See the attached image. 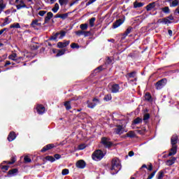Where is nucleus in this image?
I'll return each instance as SVG.
<instances>
[{
  "instance_id": "3c124183",
  "label": "nucleus",
  "mask_w": 179,
  "mask_h": 179,
  "mask_svg": "<svg viewBox=\"0 0 179 179\" xmlns=\"http://www.w3.org/2000/svg\"><path fill=\"white\" fill-rule=\"evenodd\" d=\"M24 160L25 163H31V159H30L29 157H24Z\"/></svg>"
},
{
  "instance_id": "58836bf2",
  "label": "nucleus",
  "mask_w": 179,
  "mask_h": 179,
  "mask_svg": "<svg viewBox=\"0 0 179 179\" xmlns=\"http://www.w3.org/2000/svg\"><path fill=\"white\" fill-rule=\"evenodd\" d=\"M127 136L128 138H135V133L134 131H129L127 134Z\"/></svg>"
},
{
  "instance_id": "9b49d317",
  "label": "nucleus",
  "mask_w": 179,
  "mask_h": 179,
  "mask_svg": "<svg viewBox=\"0 0 179 179\" xmlns=\"http://www.w3.org/2000/svg\"><path fill=\"white\" fill-rule=\"evenodd\" d=\"M54 148H55V145L48 144L41 149V152H47V150H50V149H54Z\"/></svg>"
},
{
  "instance_id": "5fc2aeb1",
  "label": "nucleus",
  "mask_w": 179,
  "mask_h": 179,
  "mask_svg": "<svg viewBox=\"0 0 179 179\" xmlns=\"http://www.w3.org/2000/svg\"><path fill=\"white\" fill-rule=\"evenodd\" d=\"M101 71H103V66H99L98 68H96L95 70H94V72L95 73H97L98 72H101Z\"/></svg>"
},
{
  "instance_id": "aec40b11",
  "label": "nucleus",
  "mask_w": 179,
  "mask_h": 179,
  "mask_svg": "<svg viewBox=\"0 0 179 179\" xmlns=\"http://www.w3.org/2000/svg\"><path fill=\"white\" fill-rule=\"evenodd\" d=\"M133 5H134V9H136L138 8H142V6L145 5V3L138 2L136 1L134 2Z\"/></svg>"
},
{
  "instance_id": "052dcab7",
  "label": "nucleus",
  "mask_w": 179,
  "mask_h": 179,
  "mask_svg": "<svg viewBox=\"0 0 179 179\" xmlns=\"http://www.w3.org/2000/svg\"><path fill=\"white\" fill-rule=\"evenodd\" d=\"M55 159L56 160H59V159H61V155H59V154L55 155Z\"/></svg>"
},
{
  "instance_id": "4be33fe9",
  "label": "nucleus",
  "mask_w": 179,
  "mask_h": 179,
  "mask_svg": "<svg viewBox=\"0 0 179 179\" xmlns=\"http://www.w3.org/2000/svg\"><path fill=\"white\" fill-rule=\"evenodd\" d=\"M124 22H122V20H117L114 24H113V29H117V27H120L121 24H122Z\"/></svg>"
},
{
  "instance_id": "0eeeda50",
  "label": "nucleus",
  "mask_w": 179,
  "mask_h": 179,
  "mask_svg": "<svg viewBox=\"0 0 179 179\" xmlns=\"http://www.w3.org/2000/svg\"><path fill=\"white\" fill-rule=\"evenodd\" d=\"M36 113L39 114V115H43L44 113H45V107L43 105H37L36 106Z\"/></svg>"
},
{
  "instance_id": "79ce46f5",
  "label": "nucleus",
  "mask_w": 179,
  "mask_h": 179,
  "mask_svg": "<svg viewBox=\"0 0 179 179\" xmlns=\"http://www.w3.org/2000/svg\"><path fill=\"white\" fill-rule=\"evenodd\" d=\"M163 23H164V24H171V21H170V20H169V18H164Z\"/></svg>"
},
{
  "instance_id": "680f3d73",
  "label": "nucleus",
  "mask_w": 179,
  "mask_h": 179,
  "mask_svg": "<svg viewBox=\"0 0 179 179\" xmlns=\"http://www.w3.org/2000/svg\"><path fill=\"white\" fill-rule=\"evenodd\" d=\"M3 22L6 24H9V23H10V21H9V18L8 17H6Z\"/></svg>"
},
{
  "instance_id": "603ef678",
  "label": "nucleus",
  "mask_w": 179,
  "mask_h": 179,
  "mask_svg": "<svg viewBox=\"0 0 179 179\" xmlns=\"http://www.w3.org/2000/svg\"><path fill=\"white\" fill-rule=\"evenodd\" d=\"M71 47L72 48H80L79 45H78V43H71Z\"/></svg>"
},
{
  "instance_id": "c756f323",
  "label": "nucleus",
  "mask_w": 179,
  "mask_h": 179,
  "mask_svg": "<svg viewBox=\"0 0 179 179\" xmlns=\"http://www.w3.org/2000/svg\"><path fill=\"white\" fill-rule=\"evenodd\" d=\"M58 36H59V34H55L53 36H50V40L52 41H57V38H58Z\"/></svg>"
},
{
  "instance_id": "bb28decb",
  "label": "nucleus",
  "mask_w": 179,
  "mask_h": 179,
  "mask_svg": "<svg viewBox=\"0 0 179 179\" xmlns=\"http://www.w3.org/2000/svg\"><path fill=\"white\" fill-rule=\"evenodd\" d=\"M52 10L54 13H57V12H58V10H59V4H58V3H56L55 4L54 8L52 9Z\"/></svg>"
},
{
  "instance_id": "72a5a7b5",
  "label": "nucleus",
  "mask_w": 179,
  "mask_h": 179,
  "mask_svg": "<svg viewBox=\"0 0 179 179\" xmlns=\"http://www.w3.org/2000/svg\"><path fill=\"white\" fill-rule=\"evenodd\" d=\"M162 10L164 13H166V14L170 13V8H169V6L162 8Z\"/></svg>"
},
{
  "instance_id": "338daca9",
  "label": "nucleus",
  "mask_w": 179,
  "mask_h": 179,
  "mask_svg": "<svg viewBox=\"0 0 179 179\" xmlns=\"http://www.w3.org/2000/svg\"><path fill=\"white\" fill-rule=\"evenodd\" d=\"M5 13H6V15H10V10L8 9V10H6Z\"/></svg>"
},
{
  "instance_id": "a18cd8bd",
  "label": "nucleus",
  "mask_w": 179,
  "mask_h": 179,
  "mask_svg": "<svg viewBox=\"0 0 179 179\" xmlns=\"http://www.w3.org/2000/svg\"><path fill=\"white\" fill-rule=\"evenodd\" d=\"M149 118H150V115L149 113L144 114L143 119V121H148Z\"/></svg>"
},
{
  "instance_id": "9d476101",
  "label": "nucleus",
  "mask_w": 179,
  "mask_h": 179,
  "mask_svg": "<svg viewBox=\"0 0 179 179\" xmlns=\"http://www.w3.org/2000/svg\"><path fill=\"white\" fill-rule=\"evenodd\" d=\"M31 27L35 29V30H38L37 27H41V23L38 22V20H34L31 22Z\"/></svg>"
},
{
  "instance_id": "423d86ee",
  "label": "nucleus",
  "mask_w": 179,
  "mask_h": 179,
  "mask_svg": "<svg viewBox=\"0 0 179 179\" xmlns=\"http://www.w3.org/2000/svg\"><path fill=\"white\" fill-rule=\"evenodd\" d=\"M114 132L116 135H122L124 132H125V129H124V126L117 125L116 128L114 129Z\"/></svg>"
},
{
  "instance_id": "f8f14e48",
  "label": "nucleus",
  "mask_w": 179,
  "mask_h": 179,
  "mask_svg": "<svg viewBox=\"0 0 179 179\" xmlns=\"http://www.w3.org/2000/svg\"><path fill=\"white\" fill-rule=\"evenodd\" d=\"M178 142V136H177V135L172 136L171 138V145L177 146Z\"/></svg>"
},
{
  "instance_id": "6e6552de",
  "label": "nucleus",
  "mask_w": 179,
  "mask_h": 179,
  "mask_svg": "<svg viewBox=\"0 0 179 179\" xmlns=\"http://www.w3.org/2000/svg\"><path fill=\"white\" fill-rule=\"evenodd\" d=\"M76 166L78 169H85L86 162L83 159H80L76 162Z\"/></svg>"
},
{
  "instance_id": "4c0bfd02",
  "label": "nucleus",
  "mask_w": 179,
  "mask_h": 179,
  "mask_svg": "<svg viewBox=\"0 0 179 179\" xmlns=\"http://www.w3.org/2000/svg\"><path fill=\"white\" fill-rule=\"evenodd\" d=\"M16 162V157H11V162L5 161L4 163H8V164H13Z\"/></svg>"
},
{
  "instance_id": "a19ab883",
  "label": "nucleus",
  "mask_w": 179,
  "mask_h": 179,
  "mask_svg": "<svg viewBox=\"0 0 179 179\" xmlns=\"http://www.w3.org/2000/svg\"><path fill=\"white\" fill-rule=\"evenodd\" d=\"M62 176H68V174H69V169H63L62 171Z\"/></svg>"
},
{
  "instance_id": "b1692460",
  "label": "nucleus",
  "mask_w": 179,
  "mask_h": 179,
  "mask_svg": "<svg viewBox=\"0 0 179 179\" xmlns=\"http://www.w3.org/2000/svg\"><path fill=\"white\" fill-rule=\"evenodd\" d=\"M59 34V38L62 40L66 36V31H60L59 32H57Z\"/></svg>"
},
{
  "instance_id": "4468645a",
  "label": "nucleus",
  "mask_w": 179,
  "mask_h": 179,
  "mask_svg": "<svg viewBox=\"0 0 179 179\" xmlns=\"http://www.w3.org/2000/svg\"><path fill=\"white\" fill-rule=\"evenodd\" d=\"M16 8H17V10L22 9V8H26V9H29V7H27V6H26V4L24 3V1H23V0L20 1V4L17 5Z\"/></svg>"
},
{
  "instance_id": "20e7f679",
  "label": "nucleus",
  "mask_w": 179,
  "mask_h": 179,
  "mask_svg": "<svg viewBox=\"0 0 179 179\" xmlns=\"http://www.w3.org/2000/svg\"><path fill=\"white\" fill-rule=\"evenodd\" d=\"M99 103H100V101L99 100V99L96 98L94 99L92 101H87L88 108H94L97 106V104H99Z\"/></svg>"
},
{
  "instance_id": "dca6fc26",
  "label": "nucleus",
  "mask_w": 179,
  "mask_h": 179,
  "mask_svg": "<svg viewBox=\"0 0 179 179\" xmlns=\"http://www.w3.org/2000/svg\"><path fill=\"white\" fill-rule=\"evenodd\" d=\"M177 145H172L171 151L169 152L168 156H174L177 153Z\"/></svg>"
},
{
  "instance_id": "e433bc0d",
  "label": "nucleus",
  "mask_w": 179,
  "mask_h": 179,
  "mask_svg": "<svg viewBox=\"0 0 179 179\" xmlns=\"http://www.w3.org/2000/svg\"><path fill=\"white\" fill-rule=\"evenodd\" d=\"M112 99L113 97L111 96V94H108L105 96V97L103 98V100H105V101H110V100H111Z\"/></svg>"
},
{
  "instance_id": "c03bdc74",
  "label": "nucleus",
  "mask_w": 179,
  "mask_h": 179,
  "mask_svg": "<svg viewBox=\"0 0 179 179\" xmlns=\"http://www.w3.org/2000/svg\"><path fill=\"white\" fill-rule=\"evenodd\" d=\"M69 15V13H67L61 14L60 19H62L63 20H65V19H66Z\"/></svg>"
},
{
  "instance_id": "473e14b6",
  "label": "nucleus",
  "mask_w": 179,
  "mask_h": 179,
  "mask_svg": "<svg viewBox=\"0 0 179 179\" xmlns=\"http://www.w3.org/2000/svg\"><path fill=\"white\" fill-rule=\"evenodd\" d=\"M87 27H89V25L87 24H82L80 25V29L85 31V30H87Z\"/></svg>"
},
{
  "instance_id": "2f4dec72",
  "label": "nucleus",
  "mask_w": 179,
  "mask_h": 179,
  "mask_svg": "<svg viewBox=\"0 0 179 179\" xmlns=\"http://www.w3.org/2000/svg\"><path fill=\"white\" fill-rule=\"evenodd\" d=\"M66 51V50L65 49L59 50L57 54L56 55V57H61L62 55H64Z\"/></svg>"
},
{
  "instance_id": "6e6d98bb",
  "label": "nucleus",
  "mask_w": 179,
  "mask_h": 179,
  "mask_svg": "<svg viewBox=\"0 0 179 179\" xmlns=\"http://www.w3.org/2000/svg\"><path fill=\"white\" fill-rule=\"evenodd\" d=\"M83 32H84L83 30H82V31H76V36H83Z\"/></svg>"
},
{
  "instance_id": "e2e57ef3",
  "label": "nucleus",
  "mask_w": 179,
  "mask_h": 179,
  "mask_svg": "<svg viewBox=\"0 0 179 179\" xmlns=\"http://www.w3.org/2000/svg\"><path fill=\"white\" fill-rule=\"evenodd\" d=\"M134 155H135V153L134 152V151H130V152H129V157H132V156H134Z\"/></svg>"
},
{
  "instance_id": "412c9836",
  "label": "nucleus",
  "mask_w": 179,
  "mask_h": 179,
  "mask_svg": "<svg viewBox=\"0 0 179 179\" xmlns=\"http://www.w3.org/2000/svg\"><path fill=\"white\" fill-rule=\"evenodd\" d=\"M17 169H11L8 171V176L9 177H13L14 176H16L17 174Z\"/></svg>"
},
{
  "instance_id": "39448f33",
  "label": "nucleus",
  "mask_w": 179,
  "mask_h": 179,
  "mask_svg": "<svg viewBox=\"0 0 179 179\" xmlns=\"http://www.w3.org/2000/svg\"><path fill=\"white\" fill-rule=\"evenodd\" d=\"M101 143L103 145L105 148H111L113 146V143L110 141V138L103 137L101 138Z\"/></svg>"
},
{
  "instance_id": "c9c22d12",
  "label": "nucleus",
  "mask_w": 179,
  "mask_h": 179,
  "mask_svg": "<svg viewBox=\"0 0 179 179\" xmlns=\"http://www.w3.org/2000/svg\"><path fill=\"white\" fill-rule=\"evenodd\" d=\"M94 22H96V17H92L90 20V27H94Z\"/></svg>"
},
{
  "instance_id": "0e129e2a",
  "label": "nucleus",
  "mask_w": 179,
  "mask_h": 179,
  "mask_svg": "<svg viewBox=\"0 0 179 179\" xmlns=\"http://www.w3.org/2000/svg\"><path fill=\"white\" fill-rule=\"evenodd\" d=\"M166 19H169V20H174V17H173L172 15H169Z\"/></svg>"
},
{
  "instance_id": "f257e3e1",
  "label": "nucleus",
  "mask_w": 179,
  "mask_h": 179,
  "mask_svg": "<svg viewBox=\"0 0 179 179\" xmlns=\"http://www.w3.org/2000/svg\"><path fill=\"white\" fill-rule=\"evenodd\" d=\"M121 161L118 158H114L112 160V166L110 168L111 174L113 176L117 174V173L121 170Z\"/></svg>"
},
{
  "instance_id": "ddd939ff",
  "label": "nucleus",
  "mask_w": 179,
  "mask_h": 179,
  "mask_svg": "<svg viewBox=\"0 0 179 179\" xmlns=\"http://www.w3.org/2000/svg\"><path fill=\"white\" fill-rule=\"evenodd\" d=\"M15 139H16V134L15 131L10 132L8 136V142H13V141H15Z\"/></svg>"
},
{
  "instance_id": "de8ad7c7",
  "label": "nucleus",
  "mask_w": 179,
  "mask_h": 179,
  "mask_svg": "<svg viewBox=\"0 0 179 179\" xmlns=\"http://www.w3.org/2000/svg\"><path fill=\"white\" fill-rule=\"evenodd\" d=\"M1 170H3V171H8V170H9V166H2V165H1V166H0V169H1Z\"/></svg>"
},
{
  "instance_id": "4d7b16f0",
  "label": "nucleus",
  "mask_w": 179,
  "mask_h": 179,
  "mask_svg": "<svg viewBox=\"0 0 179 179\" xmlns=\"http://www.w3.org/2000/svg\"><path fill=\"white\" fill-rule=\"evenodd\" d=\"M45 13H47L46 10H41L38 12L39 16H44V15H45Z\"/></svg>"
},
{
  "instance_id": "69168bd1",
  "label": "nucleus",
  "mask_w": 179,
  "mask_h": 179,
  "mask_svg": "<svg viewBox=\"0 0 179 179\" xmlns=\"http://www.w3.org/2000/svg\"><path fill=\"white\" fill-rule=\"evenodd\" d=\"M10 64H11L10 62L6 61L4 66L6 67V66H8V65H10Z\"/></svg>"
},
{
  "instance_id": "09e8293b",
  "label": "nucleus",
  "mask_w": 179,
  "mask_h": 179,
  "mask_svg": "<svg viewBox=\"0 0 179 179\" xmlns=\"http://www.w3.org/2000/svg\"><path fill=\"white\" fill-rule=\"evenodd\" d=\"M131 31H132V27L127 28V29L124 32V35L128 36V34H129V33H131Z\"/></svg>"
},
{
  "instance_id": "c85d7f7f",
  "label": "nucleus",
  "mask_w": 179,
  "mask_h": 179,
  "mask_svg": "<svg viewBox=\"0 0 179 179\" xmlns=\"http://www.w3.org/2000/svg\"><path fill=\"white\" fill-rule=\"evenodd\" d=\"M10 29H20V24L19 23H14L10 25Z\"/></svg>"
},
{
  "instance_id": "bf43d9fd",
  "label": "nucleus",
  "mask_w": 179,
  "mask_h": 179,
  "mask_svg": "<svg viewBox=\"0 0 179 179\" xmlns=\"http://www.w3.org/2000/svg\"><path fill=\"white\" fill-rule=\"evenodd\" d=\"M86 146L84 144H81L78 146V150H83Z\"/></svg>"
},
{
  "instance_id": "ea45409f",
  "label": "nucleus",
  "mask_w": 179,
  "mask_h": 179,
  "mask_svg": "<svg viewBox=\"0 0 179 179\" xmlns=\"http://www.w3.org/2000/svg\"><path fill=\"white\" fill-rule=\"evenodd\" d=\"M164 176V172L161 171L157 174V179H162Z\"/></svg>"
},
{
  "instance_id": "393cba45",
  "label": "nucleus",
  "mask_w": 179,
  "mask_h": 179,
  "mask_svg": "<svg viewBox=\"0 0 179 179\" xmlns=\"http://www.w3.org/2000/svg\"><path fill=\"white\" fill-rule=\"evenodd\" d=\"M17 55L16 53H13L8 56V59L12 61H17Z\"/></svg>"
},
{
  "instance_id": "f704fd0d",
  "label": "nucleus",
  "mask_w": 179,
  "mask_h": 179,
  "mask_svg": "<svg viewBox=\"0 0 179 179\" xmlns=\"http://www.w3.org/2000/svg\"><path fill=\"white\" fill-rule=\"evenodd\" d=\"M59 3L61 6H65L68 5V0H59Z\"/></svg>"
},
{
  "instance_id": "a878e982",
  "label": "nucleus",
  "mask_w": 179,
  "mask_h": 179,
  "mask_svg": "<svg viewBox=\"0 0 179 179\" xmlns=\"http://www.w3.org/2000/svg\"><path fill=\"white\" fill-rule=\"evenodd\" d=\"M71 101H73V99H71L70 101H66L64 103V106L66 110H71V108H72V107L71 106Z\"/></svg>"
},
{
  "instance_id": "1a4fd4ad",
  "label": "nucleus",
  "mask_w": 179,
  "mask_h": 179,
  "mask_svg": "<svg viewBox=\"0 0 179 179\" xmlns=\"http://www.w3.org/2000/svg\"><path fill=\"white\" fill-rule=\"evenodd\" d=\"M71 41H64V42H58L57 48H65V47H68Z\"/></svg>"
},
{
  "instance_id": "864d4df0",
  "label": "nucleus",
  "mask_w": 179,
  "mask_h": 179,
  "mask_svg": "<svg viewBox=\"0 0 179 179\" xmlns=\"http://www.w3.org/2000/svg\"><path fill=\"white\" fill-rule=\"evenodd\" d=\"M90 34H92V33L89 31H84L83 32V36H85V37H89V36H90Z\"/></svg>"
},
{
  "instance_id": "7ed1b4c3",
  "label": "nucleus",
  "mask_w": 179,
  "mask_h": 179,
  "mask_svg": "<svg viewBox=\"0 0 179 179\" xmlns=\"http://www.w3.org/2000/svg\"><path fill=\"white\" fill-rule=\"evenodd\" d=\"M167 84V79L164 78L160 80H159L156 84H155V87L157 90H160L166 86Z\"/></svg>"
},
{
  "instance_id": "a211bd4d",
  "label": "nucleus",
  "mask_w": 179,
  "mask_h": 179,
  "mask_svg": "<svg viewBox=\"0 0 179 179\" xmlns=\"http://www.w3.org/2000/svg\"><path fill=\"white\" fill-rule=\"evenodd\" d=\"M176 160H177V158L172 157L166 162V166H173V164H174L176 163Z\"/></svg>"
},
{
  "instance_id": "f03ea898",
  "label": "nucleus",
  "mask_w": 179,
  "mask_h": 179,
  "mask_svg": "<svg viewBox=\"0 0 179 179\" xmlns=\"http://www.w3.org/2000/svg\"><path fill=\"white\" fill-rule=\"evenodd\" d=\"M104 156L105 155L103 153V151L98 150L93 152L92 158L95 162H100V160H101Z\"/></svg>"
},
{
  "instance_id": "2eb2a0df",
  "label": "nucleus",
  "mask_w": 179,
  "mask_h": 179,
  "mask_svg": "<svg viewBox=\"0 0 179 179\" xmlns=\"http://www.w3.org/2000/svg\"><path fill=\"white\" fill-rule=\"evenodd\" d=\"M112 93H118L120 92V85L118 84H114L111 85Z\"/></svg>"
},
{
  "instance_id": "774afa93",
  "label": "nucleus",
  "mask_w": 179,
  "mask_h": 179,
  "mask_svg": "<svg viewBox=\"0 0 179 179\" xmlns=\"http://www.w3.org/2000/svg\"><path fill=\"white\" fill-rule=\"evenodd\" d=\"M106 62L108 64H111V59H110V57H108L107 60H106Z\"/></svg>"
},
{
  "instance_id": "37998d69",
  "label": "nucleus",
  "mask_w": 179,
  "mask_h": 179,
  "mask_svg": "<svg viewBox=\"0 0 179 179\" xmlns=\"http://www.w3.org/2000/svg\"><path fill=\"white\" fill-rule=\"evenodd\" d=\"M6 8V4L3 3H0V13Z\"/></svg>"
},
{
  "instance_id": "cd10ccee",
  "label": "nucleus",
  "mask_w": 179,
  "mask_h": 179,
  "mask_svg": "<svg viewBox=\"0 0 179 179\" xmlns=\"http://www.w3.org/2000/svg\"><path fill=\"white\" fill-rule=\"evenodd\" d=\"M144 98L147 101H152V95L150 93H145Z\"/></svg>"
},
{
  "instance_id": "6ab92c4d",
  "label": "nucleus",
  "mask_w": 179,
  "mask_h": 179,
  "mask_svg": "<svg viewBox=\"0 0 179 179\" xmlns=\"http://www.w3.org/2000/svg\"><path fill=\"white\" fill-rule=\"evenodd\" d=\"M52 16H54V14H52V12H48L45 17V23H48V22L51 20Z\"/></svg>"
},
{
  "instance_id": "49530a36",
  "label": "nucleus",
  "mask_w": 179,
  "mask_h": 179,
  "mask_svg": "<svg viewBox=\"0 0 179 179\" xmlns=\"http://www.w3.org/2000/svg\"><path fill=\"white\" fill-rule=\"evenodd\" d=\"M127 75H128L129 78H135V76H136V72L133 71L131 73H129Z\"/></svg>"
},
{
  "instance_id": "f3484780",
  "label": "nucleus",
  "mask_w": 179,
  "mask_h": 179,
  "mask_svg": "<svg viewBox=\"0 0 179 179\" xmlns=\"http://www.w3.org/2000/svg\"><path fill=\"white\" fill-rule=\"evenodd\" d=\"M169 3L171 8H176V6H178L179 5V0H172L169 1Z\"/></svg>"
},
{
  "instance_id": "7c9ffc66",
  "label": "nucleus",
  "mask_w": 179,
  "mask_h": 179,
  "mask_svg": "<svg viewBox=\"0 0 179 179\" xmlns=\"http://www.w3.org/2000/svg\"><path fill=\"white\" fill-rule=\"evenodd\" d=\"M45 160H48V162H51V163H54V162H55V158L52 156H47L45 157Z\"/></svg>"
},
{
  "instance_id": "5701e85b",
  "label": "nucleus",
  "mask_w": 179,
  "mask_h": 179,
  "mask_svg": "<svg viewBox=\"0 0 179 179\" xmlns=\"http://www.w3.org/2000/svg\"><path fill=\"white\" fill-rule=\"evenodd\" d=\"M155 6H156V3L155 2L150 3L146 6V10L148 11L152 10V9H154Z\"/></svg>"
},
{
  "instance_id": "13d9d810",
  "label": "nucleus",
  "mask_w": 179,
  "mask_h": 179,
  "mask_svg": "<svg viewBox=\"0 0 179 179\" xmlns=\"http://www.w3.org/2000/svg\"><path fill=\"white\" fill-rule=\"evenodd\" d=\"M96 2V0H90L87 3L86 6H89L90 5H92V3H94Z\"/></svg>"
},
{
  "instance_id": "8fccbe9b",
  "label": "nucleus",
  "mask_w": 179,
  "mask_h": 179,
  "mask_svg": "<svg viewBox=\"0 0 179 179\" xmlns=\"http://www.w3.org/2000/svg\"><path fill=\"white\" fill-rule=\"evenodd\" d=\"M141 122H142V119L140 117H137L136 120H134V124H141Z\"/></svg>"
}]
</instances>
